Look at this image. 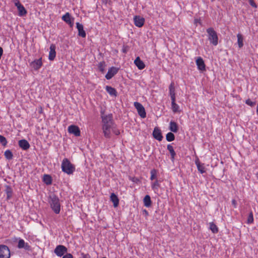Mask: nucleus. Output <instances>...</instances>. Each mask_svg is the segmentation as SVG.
Masks as SVG:
<instances>
[{"label":"nucleus","mask_w":258,"mask_h":258,"mask_svg":"<svg viewBox=\"0 0 258 258\" xmlns=\"http://www.w3.org/2000/svg\"><path fill=\"white\" fill-rule=\"evenodd\" d=\"M102 130L105 138L110 139L111 136V133L115 135H119L120 131L116 127V125L113 119V115L110 113L107 115H102Z\"/></svg>","instance_id":"f257e3e1"},{"label":"nucleus","mask_w":258,"mask_h":258,"mask_svg":"<svg viewBox=\"0 0 258 258\" xmlns=\"http://www.w3.org/2000/svg\"><path fill=\"white\" fill-rule=\"evenodd\" d=\"M61 169L64 173L68 174H72L75 170V167L68 159L64 158L62 161Z\"/></svg>","instance_id":"f03ea898"},{"label":"nucleus","mask_w":258,"mask_h":258,"mask_svg":"<svg viewBox=\"0 0 258 258\" xmlns=\"http://www.w3.org/2000/svg\"><path fill=\"white\" fill-rule=\"evenodd\" d=\"M49 203L53 212L56 214H59L60 211V204L59 199L55 195L51 196H50Z\"/></svg>","instance_id":"7ed1b4c3"},{"label":"nucleus","mask_w":258,"mask_h":258,"mask_svg":"<svg viewBox=\"0 0 258 258\" xmlns=\"http://www.w3.org/2000/svg\"><path fill=\"white\" fill-rule=\"evenodd\" d=\"M207 32L208 34V39L210 43L213 45L216 46L218 43V37L217 32L214 28L210 27L207 29Z\"/></svg>","instance_id":"20e7f679"},{"label":"nucleus","mask_w":258,"mask_h":258,"mask_svg":"<svg viewBox=\"0 0 258 258\" xmlns=\"http://www.w3.org/2000/svg\"><path fill=\"white\" fill-rule=\"evenodd\" d=\"M11 256L10 250L9 247L5 245H0V258H10Z\"/></svg>","instance_id":"39448f33"},{"label":"nucleus","mask_w":258,"mask_h":258,"mask_svg":"<svg viewBox=\"0 0 258 258\" xmlns=\"http://www.w3.org/2000/svg\"><path fill=\"white\" fill-rule=\"evenodd\" d=\"M135 107L137 110L138 113L140 117L144 118L146 117V112L144 107L139 102H135L134 103Z\"/></svg>","instance_id":"423d86ee"},{"label":"nucleus","mask_w":258,"mask_h":258,"mask_svg":"<svg viewBox=\"0 0 258 258\" xmlns=\"http://www.w3.org/2000/svg\"><path fill=\"white\" fill-rule=\"evenodd\" d=\"M13 2L18 10V15L20 17L25 16L27 13V11L24 7L20 3L19 1L13 0Z\"/></svg>","instance_id":"0eeeda50"},{"label":"nucleus","mask_w":258,"mask_h":258,"mask_svg":"<svg viewBox=\"0 0 258 258\" xmlns=\"http://www.w3.org/2000/svg\"><path fill=\"white\" fill-rule=\"evenodd\" d=\"M67 248L62 245H58L55 247L54 252L58 256H62L67 252Z\"/></svg>","instance_id":"6e6552de"},{"label":"nucleus","mask_w":258,"mask_h":258,"mask_svg":"<svg viewBox=\"0 0 258 258\" xmlns=\"http://www.w3.org/2000/svg\"><path fill=\"white\" fill-rule=\"evenodd\" d=\"M68 130L70 134H73L76 137H79L81 135L80 130L77 125H71L68 127Z\"/></svg>","instance_id":"1a4fd4ad"},{"label":"nucleus","mask_w":258,"mask_h":258,"mask_svg":"<svg viewBox=\"0 0 258 258\" xmlns=\"http://www.w3.org/2000/svg\"><path fill=\"white\" fill-rule=\"evenodd\" d=\"M134 22L136 26L138 27H142L145 23V19L140 16H135L134 17Z\"/></svg>","instance_id":"9d476101"},{"label":"nucleus","mask_w":258,"mask_h":258,"mask_svg":"<svg viewBox=\"0 0 258 258\" xmlns=\"http://www.w3.org/2000/svg\"><path fill=\"white\" fill-rule=\"evenodd\" d=\"M118 69L114 67H112L108 69L107 74L105 75V78L107 80L111 79L115 75H116L118 71Z\"/></svg>","instance_id":"9b49d317"},{"label":"nucleus","mask_w":258,"mask_h":258,"mask_svg":"<svg viewBox=\"0 0 258 258\" xmlns=\"http://www.w3.org/2000/svg\"><path fill=\"white\" fill-rule=\"evenodd\" d=\"M153 136L157 140L159 141H162L163 136L161 131L158 127H155L153 132Z\"/></svg>","instance_id":"f8f14e48"},{"label":"nucleus","mask_w":258,"mask_h":258,"mask_svg":"<svg viewBox=\"0 0 258 258\" xmlns=\"http://www.w3.org/2000/svg\"><path fill=\"white\" fill-rule=\"evenodd\" d=\"M30 66L34 70H38L42 66V58L34 60L31 62Z\"/></svg>","instance_id":"ddd939ff"},{"label":"nucleus","mask_w":258,"mask_h":258,"mask_svg":"<svg viewBox=\"0 0 258 258\" xmlns=\"http://www.w3.org/2000/svg\"><path fill=\"white\" fill-rule=\"evenodd\" d=\"M195 164L197 167L198 171L201 173H204L206 172V169L204 163H201L199 159L197 157L195 160Z\"/></svg>","instance_id":"4468645a"},{"label":"nucleus","mask_w":258,"mask_h":258,"mask_svg":"<svg viewBox=\"0 0 258 258\" xmlns=\"http://www.w3.org/2000/svg\"><path fill=\"white\" fill-rule=\"evenodd\" d=\"M196 64L198 69L200 71H205L206 69V66L203 58L201 57H198L196 61Z\"/></svg>","instance_id":"2eb2a0df"},{"label":"nucleus","mask_w":258,"mask_h":258,"mask_svg":"<svg viewBox=\"0 0 258 258\" xmlns=\"http://www.w3.org/2000/svg\"><path fill=\"white\" fill-rule=\"evenodd\" d=\"M76 27L78 30L79 36L82 38H85L86 36V33L84 30L83 25L79 22L76 23Z\"/></svg>","instance_id":"dca6fc26"},{"label":"nucleus","mask_w":258,"mask_h":258,"mask_svg":"<svg viewBox=\"0 0 258 258\" xmlns=\"http://www.w3.org/2000/svg\"><path fill=\"white\" fill-rule=\"evenodd\" d=\"M17 247L19 248H24L25 249L28 250H29L31 249V247L29 244L28 243L25 242V241L22 239H19Z\"/></svg>","instance_id":"f3484780"},{"label":"nucleus","mask_w":258,"mask_h":258,"mask_svg":"<svg viewBox=\"0 0 258 258\" xmlns=\"http://www.w3.org/2000/svg\"><path fill=\"white\" fill-rule=\"evenodd\" d=\"M55 45L53 44H52L50 46V51L49 52L48 58L50 60H54V58L56 56V52H55Z\"/></svg>","instance_id":"a211bd4d"},{"label":"nucleus","mask_w":258,"mask_h":258,"mask_svg":"<svg viewBox=\"0 0 258 258\" xmlns=\"http://www.w3.org/2000/svg\"><path fill=\"white\" fill-rule=\"evenodd\" d=\"M134 63L139 70H143L145 68L144 62L141 59L139 56H138L134 60Z\"/></svg>","instance_id":"6ab92c4d"},{"label":"nucleus","mask_w":258,"mask_h":258,"mask_svg":"<svg viewBox=\"0 0 258 258\" xmlns=\"http://www.w3.org/2000/svg\"><path fill=\"white\" fill-rule=\"evenodd\" d=\"M19 147L23 150H27L30 148V145L28 142L26 140H21L18 143Z\"/></svg>","instance_id":"aec40b11"},{"label":"nucleus","mask_w":258,"mask_h":258,"mask_svg":"<svg viewBox=\"0 0 258 258\" xmlns=\"http://www.w3.org/2000/svg\"><path fill=\"white\" fill-rule=\"evenodd\" d=\"M105 90L110 96L115 97L117 96V92L115 88L111 86H106L105 87Z\"/></svg>","instance_id":"412c9836"},{"label":"nucleus","mask_w":258,"mask_h":258,"mask_svg":"<svg viewBox=\"0 0 258 258\" xmlns=\"http://www.w3.org/2000/svg\"><path fill=\"white\" fill-rule=\"evenodd\" d=\"M62 20L67 24L70 25L71 27L73 26V24L71 21V16L69 13L67 12L63 15L62 17Z\"/></svg>","instance_id":"4be33fe9"},{"label":"nucleus","mask_w":258,"mask_h":258,"mask_svg":"<svg viewBox=\"0 0 258 258\" xmlns=\"http://www.w3.org/2000/svg\"><path fill=\"white\" fill-rule=\"evenodd\" d=\"M110 201L113 203L114 207H116L119 204V199L117 196L114 193H112L110 195Z\"/></svg>","instance_id":"5701e85b"},{"label":"nucleus","mask_w":258,"mask_h":258,"mask_svg":"<svg viewBox=\"0 0 258 258\" xmlns=\"http://www.w3.org/2000/svg\"><path fill=\"white\" fill-rule=\"evenodd\" d=\"M169 95L171 97V100H175V88L174 86V84L171 83L169 87Z\"/></svg>","instance_id":"b1692460"},{"label":"nucleus","mask_w":258,"mask_h":258,"mask_svg":"<svg viewBox=\"0 0 258 258\" xmlns=\"http://www.w3.org/2000/svg\"><path fill=\"white\" fill-rule=\"evenodd\" d=\"M5 192L7 195V199L10 200L13 196V189L10 185L5 186Z\"/></svg>","instance_id":"393cba45"},{"label":"nucleus","mask_w":258,"mask_h":258,"mask_svg":"<svg viewBox=\"0 0 258 258\" xmlns=\"http://www.w3.org/2000/svg\"><path fill=\"white\" fill-rule=\"evenodd\" d=\"M169 130L174 133H176L178 131V127L176 122L173 121H171L169 123Z\"/></svg>","instance_id":"a878e982"},{"label":"nucleus","mask_w":258,"mask_h":258,"mask_svg":"<svg viewBox=\"0 0 258 258\" xmlns=\"http://www.w3.org/2000/svg\"><path fill=\"white\" fill-rule=\"evenodd\" d=\"M167 148L170 154L171 160L172 161H173L174 159L175 156H176V153L174 151L173 147L172 146H171V145L169 144L167 145Z\"/></svg>","instance_id":"bb28decb"},{"label":"nucleus","mask_w":258,"mask_h":258,"mask_svg":"<svg viewBox=\"0 0 258 258\" xmlns=\"http://www.w3.org/2000/svg\"><path fill=\"white\" fill-rule=\"evenodd\" d=\"M43 182L47 185H50L52 183V178L48 174H44L43 177Z\"/></svg>","instance_id":"cd10ccee"},{"label":"nucleus","mask_w":258,"mask_h":258,"mask_svg":"<svg viewBox=\"0 0 258 258\" xmlns=\"http://www.w3.org/2000/svg\"><path fill=\"white\" fill-rule=\"evenodd\" d=\"M175 100H171V109L174 113H176L179 111V106L175 103Z\"/></svg>","instance_id":"c85d7f7f"},{"label":"nucleus","mask_w":258,"mask_h":258,"mask_svg":"<svg viewBox=\"0 0 258 258\" xmlns=\"http://www.w3.org/2000/svg\"><path fill=\"white\" fill-rule=\"evenodd\" d=\"M237 37L238 47L239 48H241L243 46V37L242 35L240 33H238L237 35Z\"/></svg>","instance_id":"c756f323"},{"label":"nucleus","mask_w":258,"mask_h":258,"mask_svg":"<svg viewBox=\"0 0 258 258\" xmlns=\"http://www.w3.org/2000/svg\"><path fill=\"white\" fill-rule=\"evenodd\" d=\"M144 206L146 207H149L151 205V200L149 195H146L143 200Z\"/></svg>","instance_id":"7c9ffc66"},{"label":"nucleus","mask_w":258,"mask_h":258,"mask_svg":"<svg viewBox=\"0 0 258 258\" xmlns=\"http://www.w3.org/2000/svg\"><path fill=\"white\" fill-rule=\"evenodd\" d=\"M210 225V229L212 231V232L215 234L218 232V228L213 222H210L209 223Z\"/></svg>","instance_id":"2f4dec72"},{"label":"nucleus","mask_w":258,"mask_h":258,"mask_svg":"<svg viewBox=\"0 0 258 258\" xmlns=\"http://www.w3.org/2000/svg\"><path fill=\"white\" fill-rule=\"evenodd\" d=\"M5 158L8 160H11L13 158V155L10 150H7L4 153Z\"/></svg>","instance_id":"473e14b6"},{"label":"nucleus","mask_w":258,"mask_h":258,"mask_svg":"<svg viewBox=\"0 0 258 258\" xmlns=\"http://www.w3.org/2000/svg\"><path fill=\"white\" fill-rule=\"evenodd\" d=\"M166 139L168 142H172L174 140L175 136L171 132L168 133L166 135Z\"/></svg>","instance_id":"72a5a7b5"},{"label":"nucleus","mask_w":258,"mask_h":258,"mask_svg":"<svg viewBox=\"0 0 258 258\" xmlns=\"http://www.w3.org/2000/svg\"><path fill=\"white\" fill-rule=\"evenodd\" d=\"M105 66V62L104 61L100 62L98 65L99 71L102 73L104 72Z\"/></svg>","instance_id":"f704fd0d"},{"label":"nucleus","mask_w":258,"mask_h":258,"mask_svg":"<svg viewBox=\"0 0 258 258\" xmlns=\"http://www.w3.org/2000/svg\"><path fill=\"white\" fill-rule=\"evenodd\" d=\"M159 186H160V184H159V181L157 180L155 181L151 184L152 188L153 190H156V189L158 190Z\"/></svg>","instance_id":"c9c22d12"},{"label":"nucleus","mask_w":258,"mask_h":258,"mask_svg":"<svg viewBox=\"0 0 258 258\" xmlns=\"http://www.w3.org/2000/svg\"><path fill=\"white\" fill-rule=\"evenodd\" d=\"M0 143L4 147H6L8 143L6 138L2 135H0Z\"/></svg>","instance_id":"e433bc0d"},{"label":"nucleus","mask_w":258,"mask_h":258,"mask_svg":"<svg viewBox=\"0 0 258 258\" xmlns=\"http://www.w3.org/2000/svg\"><path fill=\"white\" fill-rule=\"evenodd\" d=\"M253 213L252 212L249 214V215L247 218V222L248 224H251L253 222Z\"/></svg>","instance_id":"4c0bfd02"},{"label":"nucleus","mask_w":258,"mask_h":258,"mask_svg":"<svg viewBox=\"0 0 258 258\" xmlns=\"http://www.w3.org/2000/svg\"><path fill=\"white\" fill-rule=\"evenodd\" d=\"M150 173H151L150 179L151 180H153L154 179H155L157 176V170L154 169H152V170H151Z\"/></svg>","instance_id":"58836bf2"},{"label":"nucleus","mask_w":258,"mask_h":258,"mask_svg":"<svg viewBox=\"0 0 258 258\" xmlns=\"http://www.w3.org/2000/svg\"><path fill=\"white\" fill-rule=\"evenodd\" d=\"M129 179L132 181H133L134 182H135V183H137L141 182V180H140V179L138 178V177H135V176H134V177L130 176L129 177Z\"/></svg>","instance_id":"ea45409f"},{"label":"nucleus","mask_w":258,"mask_h":258,"mask_svg":"<svg viewBox=\"0 0 258 258\" xmlns=\"http://www.w3.org/2000/svg\"><path fill=\"white\" fill-rule=\"evenodd\" d=\"M245 103L250 106H253L255 104V103L251 101L250 99L246 100Z\"/></svg>","instance_id":"a19ab883"},{"label":"nucleus","mask_w":258,"mask_h":258,"mask_svg":"<svg viewBox=\"0 0 258 258\" xmlns=\"http://www.w3.org/2000/svg\"><path fill=\"white\" fill-rule=\"evenodd\" d=\"M249 4L250 5V6L251 7L255 8H257V5L254 3L253 0H249Z\"/></svg>","instance_id":"79ce46f5"},{"label":"nucleus","mask_w":258,"mask_h":258,"mask_svg":"<svg viewBox=\"0 0 258 258\" xmlns=\"http://www.w3.org/2000/svg\"><path fill=\"white\" fill-rule=\"evenodd\" d=\"M62 258H73V256L71 253H67L63 256Z\"/></svg>","instance_id":"37998d69"},{"label":"nucleus","mask_w":258,"mask_h":258,"mask_svg":"<svg viewBox=\"0 0 258 258\" xmlns=\"http://www.w3.org/2000/svg\"><path fill=\"white\" fill-rule=\"evenodd\" d=\"M232 204L234 206V208L237 207V202L235 200H232Z\"/></svg>","instance_id":"c03bdc74"},{"label":"nucleus","mask_w":258,"mask_h":258,"mask_svg":"<svg viewBox=\"0 0 258 258\" xmlns=\"http://www.w3.org/2000/svg\"><path fill=\"white\" fill-rule=\"evenodd\" d=\"M83 258H90V256L89 254L82 253Z\"/></svg>","instance_id":"a18cd8bd"},{"label":"nucleus","mask_w":258,"mask_h":258,"mask_svg":"<svg viewBox=\"0 0 258 258\" xmlns=\"http://www.w3.org/2000/svg\"><path fill=\"white\" fill-rule=\"evenodd\" d=\"M122 52L124 53H126V52H127V49H126V47H123V48L122 49Z\"/></svg>","instance_id":"49530a36"},{"label":"nucleus","mask_w":258,"mask_h":258,"mask_svg":"<svg viewBox=\"0 0 258 258\" xmlns=\"http://www.w3.org/2000/svg\"><path fill=\"white\" fill-rule=\"evenodd\" d=\"M39 113H43V108L42 107H40V109H39Z\"/></svg>","instance_id":"de8ad7c7"},{"label":"nucleus","mask_w":258,"mask_h":258,"mask_svg":"<svg viewBox=\"0 0 258 258\" xmlns=\"http://www.w3.org/2000/svg\"><path fill=\"white\" fill-rule=\"evenodd\" d=\"M144 212H145V213H146L147 214H148V212L146 210H144Z\"/></svg>","instance_id":"09e8293b"}]
</instances>
